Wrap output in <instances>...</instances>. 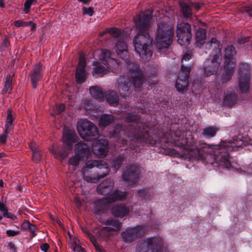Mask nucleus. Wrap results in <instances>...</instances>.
I'll list each match as a JSON object with an SVG mask.
<instances>
[{
    "label": "nucleus",
    "mask_w": 252,
    "mask_h": 252,
    "mask_svg": "<svg viewBox=\"0 0 252 252\" xmlns=\"http://www.w3.org/2000/svg\"><path fill=\"white\" fill-rule=\"evenodd\" d=\"M176 145L184 150L182 156L189 160H197L204 163L214 164L229 168L231 166L229 155L224 150L233 151L239 148L248 145H252V139L240 135L234 137L231 141L223 142L220 147L213 148L201 141H196L191 137L187 138L173 139Z\"/></svg>",
    "instance_id": "obj_1"
},
{
    "label": "nucleus",
    "mask_w": 252,
    "mask_h": 252,
    "mask_svg": "<svg viewBox=\"0 0 252 252\" xmlns=\"http://www.w3.org/2000/svg\"><path fill=\"white\" fill-rule=\"evenodd\" d=\"M107 32L111 36L115 37H119V40L116 43L115 51L118 55L126 63V67L128 70V77H121L118 80V90L121 95L126 97L128 92L130 90L131 83L129 78L132 80L131 82L135 88V90H140L144 81L145 75L139 69L138 65L133 62L129 60V56L127 50V46L126 40V36L123 35L121 30L118 28H109L105 30L101 35Z\"/></svg>",
    "instance_id": "obj_2"
},
{
    "label": "nucleus",
    "mask_w": 252,
    "mask_h": 252,
    "mask_svg": "<svg viewBox=\"0 0 252 252\" xmlns=\"http://www.w3.org/2000/svg\"><path fill=\"white\" fill-rule=\"evenodd\" d=\"M126 121L128 127L125 129H122L121 126H118L113 129L112 136L117 138L116 146H122L126 143L127 140L124 141L122 137L123 135H126L129 139V145L131 149H135L136 147L139 146L138 144L142 145L144 143H148L154 145L156 143L155 140L151 139L148 133V127L145 124L140 123L137 116L133 114H129L126 118Z\"/></svg>",
    "instance_id": "obj_3"
},
{
    "label": "nucleus",
    "mask_w": 252,
    "mask_h": 252,
    "mask_svg": "<svg viewBox=\"0 0 252 252\" xmlns=\"http://www.w3.org/2000/svg\"><path fill=\"white\" fill-rule=\"evenodd\" d=\"M152 14V11L148 9L138 14L134 19L138 33L133 38V43L136 53L144 62L148 61L152 56L153 39L147 32Z\"/></svg>",
    "instance_id": "obj_4"
},
{
    "label": "nucleus",
    "mask_w": 252,
    "mask_h": 252,
    "mask_svg": "<svg viewBox=\"0 0 252 252\" xmlns=\"http://www.w3.org/2000/svg\"><path fill=\"white\" fill-rule=\"evenodd\" d=\"M109 171L107 164L102 160H89L82 168L84 179L90 183L97 182L106 176Z\"/></svg>",
    "instance_id": "obj_5"
},
{
    "label": "nucleus",
    "mask_w": 252,
    "mask_h": 252,
    "mask_svg": "<svg viewBox=\"0 0 252 252\" xmlns=\"http://www.w3.org/2000/svg\"><path fill=\"white\" fill-rule=\"evenodd\" d=\"M95 54L100 55V62H97L95 64V67L92 72L94 77H101L109 72H115L116 68L120 66L118 61L110 57L111 53L109 50H97Z\"/></svg>",
    "instance_id": "obj_6"
},
{
    "label": "nucleus",
    "mask_w": 252,
    "mask_h": 252,
    "mask_svg": "<svg viewBox=\"0 0 252 252\" xmlns=\"http://www.w3.org/2000/svg\"><path fill=\"white\" fill-rule=\"evenodd\" d=\"M174 25L170 22L160 23L158 25L156 41L159 49L166 48L172 42L174 36Z\"/></svg>",
    "instance_id": "obj_7"
},
{
    "label": "nucleus",
    "mask_w": 252,
    "mask_h": 252,
    "mask_svg": "<svg viewBox=\"0 0 252 252\" xmlns=\"http://www.w3.org/2000/svg\"><path fill=\"white\" fill-rule=\"evenodd\" d=\"M127 196L126 191L116 189L110 196L97 200L94 202V212L95 214L103 213L111 206L112 203L117 200H123Z\"/></svg>",
    "instance_id": "obj_8"
},
{
    "label": "nucleus",
    "mask_w": 252,
    "mask_h": 252,
    "mask_svg": "<svg viewBox=\"0 0 252 252\" xmlns=\"http://www.w3.org/2000/svg\"><path fill=\"white\" fill-rule=\"evenodd\" d=\"M236 51L232 45L227 46L225 49L224 71L221 77L222 83L229 81L233 74L235 67L234 56Z\"/></svg>",
    "instance_id": "obj_9"
},
{
    "label": "nucleus",
    "mask_w": 252,
    "mask_h": 252,
    "mask_svg": "<svg viewBox=\"0 0 252 252\" xmlns=\"http://www.w3.org/2000/svg\"><path fill=\"white\" fill-rule=\"evenodd\" d=\"M191 58V54L190 53H186L183 56L181 70L179 73L175 85L177 90L179 92L183 93L187 90L189 83L188 78L191 66H185L184 64V61H189Z\"/></svg>",
    "instance_id": "obj_10"
},
{
    "label": "nucleus",
    "mask_w": 252,
    "mask_h": 252,
    "mask_svg": "<svg viewBox=\"0 0 252 252\" xmlns=\"http://www.w3.org/2000/svg\"><path fill=\"white\" fill-rule=\"evenodd\" d=\"M77 128L79 135L85 140L92 141L99 137L97 127L86 119L79 120Z\"/></svg>",
    "instance_id": "obj_11"
},
{
    "label": "nucleus",
    "mask_w": 252,
    "mask_h": 252,
    "mask_svg": "<svg viewBox=\"0 0 252 252\" xmlns=\"http://www.w3.org/2000/svg\"><path fill=\"white\" fill-rule=\"evenodd\" d=\"M74 152L75 155L69 159L68 163L75 166H77L80 161L88 159L91 155L89 147L81 142L75 144Z\"/></svg>",
    "instance_id": "obj_12"
},
{
    "label": "nucleus",
    "mask_w": 252,
    "mask_h": 252,
    "mask_svg": "<svg viewBox=\"0 0 252 252\" xmlns=\"http://www.w3.org/2000/svg\"><path fill=\"white\" fill-rule=\"evenodd\" d=\"M106 225L98 233V237L101 241H107L115 232L119 231L122 227L121 222L117 219H108L105 222Z\"/></svg>",
    "instance_id": "obj_13"
},
{
    "label": "nucleus",
    "mask_w": 252,
    "mask_h": 252,
    "mask_svg": "<svg viewBox=\"0 0 252 252\" xmlns=\"http://www.w3.org/2000/svg\"><path fill=\"white\" fill-rule=\"evenodd\" d=\"M250 66L246 63L240 64L238 69V84L240 92L246 93L249 91Z\"/></svg>",
    "instance_id": "obj_14"
},
{
    "label": "nucleus",
    "mask_w": 252,
    "mask_h": 252,
    "mask_svg": "<svg viewBox=\"0 0 252 252\" xmlns=\"http://www.w3.org/2000/svg\"><path fill=\"white\" fill-rule=\"evenodd\" d=\"M177 36L178 42L181 45H186L189 43L191 33L190 25L188 23H181L177 26Z\"/></svg>",
    "instance_id": "obj_15"
},
{
    "label": "nucleus",
    "mask_w": 252,
    "mask_h": 252,
    "mask_svg": "<svg viewBox=\"0 0 252 252\" xmlns=\"http://www.w3.org/2000/svg\"><path fill=\"white\" fill-rule=\"evenodd\" d=\"M221 57L217 55L210 56L209 59H206L204 63V74L206 76H211L216 73L220 69Z\"/></svg>",
    "instance_id": "obj_16"
},
{
    "label": "nucleus",
    "mask_w": 252,
    "mask_h": 252,
    "mask_svg": "<svg viewBox=\"0 0 252 252\" xmlns=\"http://www.w3.org/2000/svg\"><path fill=\"white\" fill-rule=\"evenodd\" d=\"M147 230V227L144 225H138L135 227L128 228L122 233L124 241L129 243L135 238L141 236Z\"/></svg>",
    "instance_id": "obj_17"
},
{
    "label": "nucleus",
    "mask_w": 252,
    "mask_h": 252,
    "mask_svg": "<svg viewBox=\"0 0 252 252\" xmlns=\"http://www.w3.org/2000/svg\"><path fill=\"white\" fill-rule=\"evenodd\" d=\"M162 249L161 239L151 238L143 242L139 252H161Z\"/></svg>",
    "instance_id": "obj_18"
},
{
    "label": "nucleus",
    "mask_w": 252,
    "mask_h": 252,
    "mask_svg": "<svg viewBox=\"0 0 252 252\" xmlns=\"http://www.w3.org/2000/svg\"><path fill=\"white\" fill-rule=\"evenodd\" d=\"M140 171L138 166L133 164L129 166L125 171L123 174V180L126 183L128 186L133 185L139 180Z\"/></svg>",
    "instance_id": "obj_19"
},
{
    "label": "nucleus",
    "mask_w": 252,
    "mask_h": 252,
    "mask_svg": "<svg viewBox=\"0 0 252 252\" xmlns=\"http://www.w3.org/2000/svg\"><path fill=\"white\" fill-rule=\"evenodd\" d=\"M86 65L85 56L83 54H80L75 74V78L77 83H82L87 79V74L85 69Z\"/></svg>",
    "instance_id": "obj_20"
},
{
    "label": "nucleus",
    "mask_w": 252,
    "mask_h": 252,
    "mask_svg": "<svg viewBox=\"0 0 252 252\" xmlns=\"http://www.w3.org/2000/svg\"><path fill=\"white\" fill-rule=\"evenodd\" d=\"M77 136L71 129L64 128L63 135V147L68 151L72 150L73 144L77 142Z\"/></svg>",
    "instance_id": "obj_21"
},
{
    "label": "nucleus",
    "mask_w": 252,
    "mask_h": 252,
    "mask_svg": "<svg viewBox=\"0 0 252 252\" xmlns=\"http://www.w3.org/2000/svg\"><path fill=\"white\" fill-rule=\"evenodd\" d=\"M94 154L99 158L105 157L108 152V142L105 139H99L92 145Z\"/></svg>",
    "instance_id": "obj_22"
},
{
    "label": "nucleus",
    "mask_w": 252,
    "mask_h": 252,
    "mask_svg": "<svg viewBox=\"0 0 252 252\" xmlns=\"http://www.w3.org/2000/svg\"><path fill=\"white\" fill-rule=\"evenodd\" d=\"M221 45L215 38H212L206 45V53H207L209 51H211L210 56H213V55H217L220 57H221Z\"/></svg>",
    "instance_id": "obj_23"
},
{
    "label": "nucleus",
    "mask_w": 252,
    "mask_h": 252,
    "mask_svg": "<svg viewBox=\"0 0 252 252\" xmlns=\"http://www.w3.org/2000/svg\"><path fill=\"white\" fill-rule=\"evenodd\" d=\"M129 211V207L123 203L116 205L111 208L112 214L116 217L120 218L126 216Z\"/></svg>",
    "instance_id": "obj_24"
},
{
    "label": "nucleus",
    "mask_w": 252,
    "mask_h": 252,
    "mask_svg": "<svg viewBox=\"0 0 252 252\" xmlns=\"http://www.w3.org/2000/svg\"><path fill=\"white\" fill-rule=\"evenodd\" d=\"M114 187V182L113 180L106 179L97 186V191L99 194L106 195L112 190Z\"/></svg>",
    "instance_id": "obj_25"
},
{
    "label": "nucleus",
    "mask_w": 252,
    "mask_h": 252,
    "mask_svg": "<svg viewBox=\"0 0 252 252\" xmlns=\"http://www.w3.org/2000/svg\"><path fill=\"white\" fill-rule=\"evenodd\" d=\"M43 70V66L40 64H36L34 65L31 72V81L33 88H36L37 82L41 77L42 72Z\"/></svg>",
    "instance_id": "obj_26"
},
{
    "label": "nucleus",
    "mask_w": 252,
    "mask_h": 252,
    "mask_svg": "<svg viewBox=\"0 0 252 252\" xmlns=\"http://www.w3.org/2000/svg\"><path fill=\"white\" fill-rule=\"evenodd\" d=\"M237 100L235 93L232 91H229L224 94L223 104L227 106H231L236 103Z\"/></svg>",
    "instance_id": "obj_27"
},
{
    "label": "nucleus",
    "mask_w": 252,
    "mask_h": 252,
    "mask_svg": "<svg viewBox=\"0 0 252 252\" xmlns=\"http://www.w3.org/2000/svg\"><path fill=\"white\" fill-rule=\"evenodd\" d=\"M206 37V31L203 29H198L195 33V45L200 47L205 43Z\"/></svg>",
    "instance_id": "obj_28"
},
{
    "label": "nucleus",
    "mask_w": 252,
    "mask_h": 252,
    "mask_svg": "<svg viewBox=\"0 0 252 252\" xmlns=\"http://www.w3.org/2000/svg\"><path fill=\"white\" fill-rule=\"evenodd\" d=\"M90 92L92 96L99 101L104 100V94L101 88L93 86L90 88Z\"/></svg>",
    "instance_id": "obj_29"
},
{
    "label": "nucleus",
    "mask_w": 252,
    "mask_h": 252,
    "mask_svg": "<svg viewBox=\"0 0 252 252\" xmlns=\"http://www.w3.org/2000/svg\"><path fill=\"white\" fill-rule=\"evenodd\" d=\"M191 4L192 3L190 1H182L180 2L182 12L185 18H189L192 15Z\"/></svg>",
    "instance_id": "obj_30"
},
{
    "label": "nucleus",
    "mask_w": 252,
    "mask_h": 252,
    "mask_svg": "<svg viewBox=\"0 0 252 252\" xmlns=\"http://www.w3.org/2000/svg\"><path fill=\"white\" fill-rule=\"evenodd\" d=\"M14 118L12 116V111L11 110L8 109L7 110V115L5 125V129L6 133H10L13 131L14 127L13 126V121Z\"/></svg>",
    "instance_id": "obj_31"
},
{
    "label": "nucleus",
    "mask_w": 252,
    "mask_h": 252,
    "mask_svg": "<svg viewBox=\"0 0 252 252\" xmlns=\"http://www.w3.org/2000/svg\"><path fill=\"white\" fill-rule=\"evenodd\" d=\"M114 121V117L110 115L103 114L102 115L99 120L98 125L100 127H104Z\"/></svg>",
    "instance_id": "obj_32"
},
{
    "label": "nucleus",
    "mask_w": 252,
    "mask_h": 252,
    "mask_svg": "<svg viewBox=\"0 0 252 252\" xmlns=\"http://www.w3.org/2000/svg\"><path fill=\"white\" fill-rule=\"evenodd\" d=\"M106 99L109 104L116 106L118 103V97L113 91H109L106 95Z\"/></svg>",
    "instance_id": "obj_33"
},
{
    "label": "nucleus",
    "mask_w": 252,
    "mask_h": 252,
    "mask_svg": "<svg viewBox=\"0 0 252 252\" xmlns=\"http://www.w3.org/2000/svg\"><path fill=\"white\" fill-rule=\"evenodd\" d=\"M12 89V79L10 75H8L5 78L4 88L1 93L2 94H10Z\"/></svg>",
    "instance_id": "obj_34"
},
{
    "label": "nucleus",
    "mask_w": 252,
    "mask_h": 252,
    "mask_svg": "<svg viewBox=\"0 0 252 252\" xmlns=\"http://www.w3.org/2000/svg\"><path fill=\"white\" fill-rule=\"evenodd\" d=\"M29 146L30 149L32 151V160L35 162H39L41 160V153L39 149L35 148L33 144L31 143Z\"/></svg>",
    "instance_id": "obj_35"
},
{
    "label": "nucleus",
    "mask_w": 252,
    "mask_h": 252,
    "mask_svg": "<svg viewBox=\"0 0 252 252\" xmlns=\"http://www.w3.org/2000/svg\"><path fill=\"white\" fill-rule=\"evenodd\" d=\"M14 25L15 27H17L30 26L31 27V30L32 31L35 28V25L32 21L26 22L19 20L15 21L14 23Z\"/></svg>",
    "instance_id": "obj_36"
},
{
    "label": "nucleus",
    "mask_w": 252,
    "mask_h": 252,
    "mask_svg": "<svg viewBox=\"0 0 252 252\" xmlns=\"http://www.w3.org/2000/svg\"><path fill=\"white\" fill-rule=\"evenodd\" d=\"M218 129L215 127H208L203 129V134L204 136L210 137L214 136Z\"/></svg>",
    "instance_id": "obj_37"
},
{
    "label": "nucleus",
    "mask_w": 252,
    "mask_h": 252,
    "mask_svg": "<svg viewBox=\"0 0 252 252\" xmlns=\"http://www.w3.org/2000/svg\"><path fill=\"white\" fill-rule=\"evenodd\" d=\"M50 152L54 155L55 158L63 159L66 157L67 154L65 152H60L58 148L52 147L50 149Z\"/></svg>",
    "instance_id": "obj_38"
},
{
    "label": "nucleus",
    "mask_w": 252,
    "mask_h": 252,
    "mask_svg": "<svg viewBox=\"0 0 252 252\" xmlns=\"http://www.w3.org/2000/svg\"><path fill=\"white\" fill-rule=\"evenodd\" d=\"M125 158L123 155H120L116 158L113 160L112 166L115 168H118L120 166L121 163L123 162Z\"/></svg>",
    "instance_id": "obj_39"
},
{
    "label": "nucleus",
    "mask_w": 252,
    "mask_h": 252,
    "mask_svg": "<svg viewBox=\"0 0 252 252\" xmlns=\"http://www.w3.org/2000/svg\"><path fill=\"white\" fill-rule=\"evenodd\" d=\"M65 105L63 104H61L54 106L53 108V111L54 115L61 114L64 110Z\"/></svg>",
    "instance_id": "obj_40"
},
{
    "label": "nucleus",
    "mask_w": 252,
    "mask_h": 252,
    "mask_svg": "<svg viewBox=\"0 0 252 252\" xmlns=\"http://www.w3.org/2000/svg\"><path fill=\"white\" fill-rule=\"evenodd\" d=\"M36 0H26L24 4V11L25 13H28L30 11L31 6L33 2Z\"/></svg>",
    "instance_id": "obj_41"
},
{
    "label": "nucleus",
    "mask_w": 252,
    "mask_h": 252,
    "mask_svg": "<svg viewBox=\"0 0 252 252\" xmlns=\"http://www.w3.org/2000/svg\"><path fill=\"white\" fill-rule=\"evenodd\" d=\"M82 13L83 15H88L89 16L93 15L94 11L92 7H83L82 8Z\"/></svg>",
    "instance_id": "obj_42"
},
{
    "label": "nucleus",
    "mask_w": 252,
    "mask_h": 252,
    "mask_svg": "<svg viewBox=\"0 0 252 252\" xmlns=\"http://www.w3.org/2000/svg\"><path fill=\"white\" fill-rule=\"evenodd\" d=\"M82 230L83 232L89 238V239L91 240V241L93 242V243L95 246V238H94V236L91 234L89 230H88L87 228H82Z\"/></svg>",
    "instance_id": "obj_43"
},
{
    "label": "nucleus",
    "mask_w": 252,
    "mask_h": 252,
    "mask_svg": "<svg viewBox=\"0 0 252 252\" xmlns=\"http://www.w3.org/2000/svg\"><path fill=\"white\" fill-rule=\"evenodd\" d=\"M8 208H7L6 209V211H4L3 212V217L4 218L10 219L12 220H16L17 219V217L11 213L8 212Z\"/></svg>",
    "instance_id": "obj_44"
},
{
    "label": "nucleus",
    "mask_w": 252,
    "mask_h": 252,
    "mask_svg": "<svg viewBox=\"0 0 252 252\" xmlns=\"http://www.w3.org/2000/svg\"><path fill=\"white\" fill-rule=\"evenodd\" d=\"M20 232L18 230H7L6 231V234L8 237H13L19 235Z\"/></svg>",
    "instance_id": "obj_45"
},
{
    "label": "nucleus",
    "mask_w": 252,
    "mask_h": 252,
    "mask_svg": "<svg viewBox=\"0 0 252 252\" xmlns=\"http://www.w3.org/2000/svg\"><path fill=\"white\" fill-rule=\"evenodd\" d=\"M73 251L75 252H86L84 248L79 245L77 244L76 241H74L73 244Z\"/></svg>",
    "instance_id": "obj_46"
},
{
    "label": "nucleus",
    "mask_w": 252,
    "mask_h": 252,
    "mask_svg": "<svg viewBox=\"0 0 252 252\" xmlns=\"http://www.w3.org/2000/svg\"><path fill=\"white\" fill-rule=\"evenodd\" d=\"M9 133H6L5 130L4 131L3 133L0 137V141L2 143H5L7 139V135Z\"/></svg>",
    "instance_id": "obj_47"
},
{
    "label": "nucleus",
    "mask_w": 252,
    "mask_h": 252,
    "mask_svg": "<svg viewBox=\"0 0 252 252\" xmlns=\"http://www.w3.org/2000/svg\"><path fill=\"white\" fill-rule=\"evenodd\" d=\"M31 223L29 220H25L21 225L22 229H28Z\"/></svg>",
    "instance_id": "obj_48"
},
{
    "label": "nucleus",
    "mask_w": 252,
    "mask_h": 252,
    "mask_svg": "<svg viewBox=\"0 0 252 252\" xmlns=\"http://www.w3.org/2000/svg\"><path fill=\"white\" fill-rule=\"evenodd\" d=\"M28 229L30 230L32 232V237L35 235V232L37 229V227L35 225L31 223Z\"/></svg>",
    "instance_id": "obj_49"
},
{
    "label": "nucleus",
    "mask_w": 252,
    "mask_h": 252,
    "mask_svg": "<svg viewBox=\"0 0 252 252\" xmlns=\"http://www.w3.org/2000/svg\"><path fill=\"white\" fill-rule=\"evenodd\" d=\"M249 40V37H245L239 38L238 40V43L239 44H244L246 42L248 41Z\"/></svg>",
    "instance_id": "obj_50"
},
{
    "label": "nucleus",
    "mask_w": 252,
    "mask_h": 252,
    "mask_svg": "<svg viewBox=\"0 0 252 252\" xmlns=\"http://www.w3.org/2000/svg\"><path fill=\"white\" fill-rule=\"evenodd\" d=\"M191 4V7H194L196 10H198L202 6V4L200 3H192Z\"/></svg>",
    "instance_id": "obj_51"
},
{
    "label": "nucleus",
    "mask_w": 252,
    "mask_h": 252,
    "mask_svg": "<svg viewBox=\"0 0 252 252\" xmlns=\"http://www.w3.org/2000/svg\"><path fill=\"white\" fill-rule=\"evenodd\" d=\"M49 246L47 243H44L42 244L41 247L40 249L41 251L44 252H47V250L49 249Z\"/></svg>",
    "instance_id": "obj_52"
},
{
    "label": "nucleus",
    "mask_w": 252,
    "mask_h": 252,
    "mask_svg": "<svg viewBox=\"0 0 252 252\" xmlns=\"http://www.w3.org/2000/svg\"><path fill=\"white\" fill-rule=\"evenodd\" d=\"M74 201L76 204V205L78 207H80L82 205V202H81V199L78 196L75 197Z\"/></svg>",
    "instance_id": "obj_53"
},
{
    "label": "nucleus",
    "mask_w": 252,
    "mask_h": 252,
    "mask_svg": "<svg viewBox=\"0 0 252 252\" xmlns=\"http://www.w3.org/2000/svg\"><path fill=\"white\" fill-rule=\"evenodd\" d=\"M7 208V206L3 202V201H0V212L3 213L4 211H6V209Z\"/></svg>",
    "instance_id": "obj_54"
},
{
    "label": "nucleus",
    "mask_w": 252,
    "mask_h": 252,
    "mask_svg": "<svg viewBox=\"0 0 252 252\" xmlns=\"http://www.w3.org/2000/svg\"><path fill=\"white\" fill-rule=\"evenodd\" d=\"M138 193H139V196L141 197H144V198H145V193H146V192H145V189H141V190H139V191H138Z\"/></svg>",
    "instance_id": "obj_55"
},
{
    "label": "nucleus",
    "mask_w": 252,
    "mask_h": 252,
    "mask_svg": "<svg viewBox=\"0 0 252 252\" xmlns=\"http://www.w3.org/2000/svg\"><path fill=\"white\" fill-rule=\"evenodd\" d=\"M4 0H0V7L1 8H3L5 6Z\"/></svg>",
    "instance_id": "obj_56"
},
{
    "label": "nucleus",
    "mask_w": 252,
    "mask_h": 252,
    "mask_svg": "<svg viewBox=\"0 0 252 252\" xmlns=\"http://www.w3.org/2000/svg\"><path fill=\"white\" fill-rule=\"evenodd\" d=\"M79 1L82 2L83 3H87L91 1V0H78Z\"/></svg>",
    "instance_id": "obj_57"
},
{
    "label": "nucleus",
    "mask_w": 252,
    "mask_h": 252,
    "mask_svg": "<svg viewBox=\"0 0 252 252\" xmlns=\"http://www.w3.org/2000/svg\"><path fill=\"white\" fill-rule=\"evenodd\" d=\"M175 154H176L175 150H174V149L171 150V151H170V155H175Z\"/></svg>",
    "instance_id": "obj_58"
},
{
    "label": "nucleus",
    "mask_w": 252,
    "mask_h": 252,
    "mask_svg": "<svg viewBox=\"0 0 252 252\" xmlns=\"http://www.w3.org/2000/svg\"><path fill=\"white\" fill-rule=\"evenodd\" d=\"M3 186V181L2 180H0V187Z\"/></svg>",
    "instance_id": "obj_59"
},
{
    "label": "nucleus",
    "mask_w": 252,
    "mask_h": 252,
    "mask_svg": "<svg viewBox=\"0 0 252 252\" xmlns=\"http://www.w3.org/2000/svg\"><path fill=\"white\" fill-rule=\"evenodd\" d=\"M3 217L2 216L0 215V220H1L2 219Z\"/></svg>",
    "instance_id": "obj_60"
},
{
    "label": "nucleus",
    "mask_w": 252,
    "mask_h": 252,
    "mask_svg": "<svg viewBox=\"0 0 252 252\" xmlns=\"http://www.w3.org/2000/svg\"><path fill=\"white\" fill-rule=\"evenodd\" d=\"M149 83H151V82L149 80H146Z\"/></svg>",
    "instance_id": "obj_61"
},
{
    "label": "nucleus",
    "mask_w": 252,
    "mask_h": 252,
    "mask_svg": "<svg viewBox=\"0 0 252 252\" xmlns=\"http://www.w3.org/2000/svg\"><path fill=\"white\" fill-rule=\"evenodd\" d=\"M175 136H176V137H177V136H177V134H175Z\"/></svg>",
    "instance_id": "obj_62"
}]
</instances>
